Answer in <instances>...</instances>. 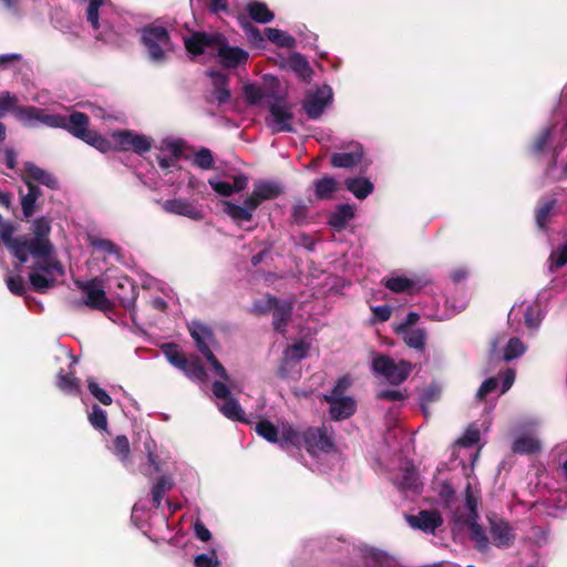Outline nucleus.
Wrapping results in <instances>:
<instances>
[{
  "instance_id": "nucleus-1",
  "label": "nucleus",
  "mask_w": 567,
  "mask_h": 567,
  "mask_svg": "<svg viewBox=\"0 0 567 567\" xmlns=\"http://www.w3.org/2000/svg\"><path fill=\"white\" fill-rule=\"evenodd\" d=\"M51 230L49 220L39 218L33 223L34 238H24L27 257L34 259L29 280L32 288L44 292L54 286L58 277L63 275V268L52 255V245L47 238Z\"/></svg>"
},
{
  "instance_id": "nucleus-2",
  "label": "nucleus",
  "mask_w": 567,
  "mask_h": 567,
  "mask_svg": "<svg viewBox=\"0 0 567 567\" xmlns=\"http://www.w3.org/2000/svg\"><path fill=\"white\" fill-rule=\"evenodd\" d=\"M256 432L268 442L279 444L286 450L305 447L308 453L315 455L328 452L332 447L330 436L320 427L300 430L289 423L281 422L275 425L264 420L257 423Z\"/></svg>"
},
{
  "instance_id": "nucleus-3",
  "label": "nucleus",
  "mask_w": 567,
  "mask_h": 567,
  "mask_svg": "<svg viewBox=\"0 0 567 567\" xmlns=\"http://www.w3.org/2000/svg\"><path fill=\"white\" fill-rule=\"evenodd\" d=\"M14 112L24 125L37 126L43 124L50 127H66L71 134L101 152H109L112 147L107 138L87 130V116L83 113L75 112L66 118L62 115L49 114L33 106L18 107Z\"/></svg>"
},
{
  "instance_id": "nucleus-4",
  "label": "nucleus",
  "mask_w": 567,
  "mask_h": 567,
  "mask_svg": "<svg viewBox=\"0 0 567 567\" xmlns=\"http://www.w3.org/2000/svg\"><path fill=\"white\" fill-rule=\"evenodd\" d=\"M185 48L193 56L200 54L217 55L221 63L228 68H235L248 60L247 51L237 47H229L218 33H193L185 39Z\"/></svg>"
},
{
  "instance_id": "nucleus-5",
  "label": "nucleus",
  "mask_w": 567,
  "mask_h": 567,
  "mask_svg": "<svg viewBox=\"0 0 567 567\" xmlns=\"http://www.w3.org/2000/svg\"><path fill=\"white\" fill-rule=\"evenodd\" d=\"M477 491L472 487L471 483L467 484L466 487V499L465 507L466 514H456L455 523L457 525L464 526L470 530V537L475 543V546L478 550H486L488 547V539L484 534L482 527L477 524Z\"/></svg>"
},
{
  "instance_id": "nucleus-6",
  "label": "nucleus",
  "mask_w": 567,
  "mask_h": 567,
  "mask_svg": "<svg viewBox=\"0 0 567 567\" xmlns=\"http://www.w3.org/2000/svg\"><path fill=\"white\" fill-rule=\"evenodd\" d=\"M189 332L196 342L198 350L205 355L214 372L219 378L228 379V374L225 368L218 362L210 350L212 346L214 344V337L212 331L202 323L193 322L189 326Z\"/></svg>"
},
{
  "instance_id": "nucleus-7",
  "label": "nucleus",
  "mask_w": 567,
  "mask_h": 567,
  "mask_svg": "<svg viewBox=\"0 0 567 567\" xmlns=\"http://www.w3.org/2000/svg\"><path fill=\"white\" fill-rule=\"evenodd\" d=\"M142 41L150 58L155 62L165 59L166 53L172 50L167 31L162 27H148L143 30Z\"/></svg>"
},
{
  "instance_id": "nucleus-8",
  "label": "nucleus",
  "mask_w": 567,
  "mask_h": 567,
  "mask_svg": "<svg viewBox=\"0 0 567 567\" xmlns=\"http://www.w3.org/2000/svg\"><path fill=\"white\" fill-rule=\"evenodd\" d=\"M372 369L391 384H400L409 377L412 367L403 360L396 362L386 355H377L372 360Z\"/></svg>"
},
{
  "instance_id": "nucleus-9",
  "label": "nucleus",
  "mask_w": 567,
  "mask_h": 567,
  "mask_svg": "<svg viewBox=\"0 0 567 567\" xmlns=\"http://www.w3.org/2000/svg\"><path fill=\"white\" fill-rule=\"evenodd\" d=\"M220 379L221 381H215L213 383L214 395L217 399L224 400V402L218 405L220 412L228 419L243 421L244 412L239 403L230 396V391L237 388L236 384L229 377L228 379Z\"/></svg>"
},
{
  "instance_id": "nucleus-10",
  "label": "nucleus",
  "mask_w": 567,
  "mask_h": 567,
  "mask_svg": "<svg viewBox=\"0 0 567 567\" xmlns=\"http://www.w3.org/2000/svg\"><path fill=\"white\" fill-rule=\"evenodd\" d=\"M107 141L112 145L110 151H134L137 154H143L152 147V140L150 137L132 131L113 132Z\"/></svg>"
},
{
  "instance_id": "nucleus-11",
  "label": "nucleus",
  "mask_w": 567,
  "mask_h": 567,
  "mask_svg": "<svg viewBox=\"0 0 567 567\" xmlns=\"http://www.w3.org/2000/svg\"><path fill=\"white\" fill-rule=\"evenodd\" d=\"M526 351V346L518 338H511L506 340L505 336H496L492 341V355L496 359L511 361L523 355Z\"/></svg>"
},
{
  "instance_id": "nucleus-12",
  "label": "nucleus",
  "mask_w": 567,
  "mask_h": 567,
  "mask_svg": "<svg viewBox=\"0 0 567 567\" xmlns=\"http://www.w3.org/2000/svg\"><path fill=\"white\" fill-rule=\"evenodd\" d=\"M331 101L332 90L330 86L323 85L307 93L303 101V110L310 118H318Z\"/></svg>"
},
{
  "instance_id": "nucleus-13",
  "label": "nucleus",
  "mask_w": 567,
  "mask_h": 567,
  "mask_svg": "<svg viewBox=\"0 0 567 567\" xmlns=\"http://www.w3.org/2000/svg\"><path fill=\"white\" fill-rule=\"evenodd\" d=\"M292 113L284 100H277L270 104L268 125L275 132L291 131Z\"/></svg>"
},
{
  "instance_id": "nucleus-14",
  "label": "nucleus",
  "mask_w": 567,
  "mask_h": 567,
  "mask_svg": "<svg viewBox=\"0 0 567 567\" xmlns=\"http://www.w3.org/2000/svg\"><path fill=\"white\" fill-rule=\"evenodd\" d=\"M383 284L389 290L395 293H414L423 287L419 277L399 272H393L391 276L384 278Z\"/></svg>"
},
{
  "instance_id": "nucleus-15",
  "label": "nucleus",
  "mask_w": 567,
  "mask_h": 567,
  "mask_svg": "<svg viewBox=\"0 0 567 567\" xmlns=\"http://www.w3.org/2000/svg\"><path fill=\"white\" fill-rule=\"evenodd\" d=\"M406 522L413 529L434 534L435 529L443 524V518L437 511H421L416 515H408Z\"/></svg>"
},
{
  "instance_id": "nucleus-16",
  "label": "nucleus",
  "mask_w": 567,
  "mask_h": 567,
  "mask_svg": "<svg viewBox=\"0 0 567 567\" xmlns=\"http://www.w3.org/2000/svg\"><path fill=\"white\" fill-rule=\"evenodd\" d=\"M209 185L216 194L229 197L235 193L244 190L248 185V177L245 174L229 176L227 181L210 178Z\"/></svg>"
},
{
  "instance_id": "nucleus-17",
  "label": "nucleus",
  "mask_w": 567,
  "mask_h": 567,
  "mask_svg": "<svg viewBox=\"0 0 567 567\" xmlns=\"http://www.w3.org/2000/svg\"><path fill=\"white\" fill-rule=\"evenodd\" d=\"M282 193V186L274 181H257L254 183V188L248 198L251 200L252 206H258L265 202L277 198Z\"/></svg>"
},
{
  "instance_id": "nucleus-18",
  "label": "nucleus",
  "mask_w": 567,
  "mask_h": 567,
  "mask_svg": "<svg viewBox=\"0 0 567 567\" xmlns=\"http://www.w3.org/2000/svg\"><path fill=\"white\" fill-rule=\"evenodd\" d=\"M162 207L166 213L188 217L194 220H199L204 217L202 209L185 198L167 199L163 203Z\"/></svg>"
},
{
  "instance_id": "nucleus-19",
  "label": "nucleus",
  "mask_w": 567,
  "mask_h": 567,
  "mask_svg": "<svg viewBox=\"0 0 567 567\" xmlns=\"http://www.w3.org/2000/svg\"><path fill=\"white\" fill-rule=\"evenodd\" d=\"M524 318L525 324L529 329H536L540 322V310L536 303L522 302L515 305L508 315L509 320L516 321Z\"/></svg>"
},
{
  "instance_id": "nucleus-20",
  "label": "nucleus",
  "mask_w": 567,
  "mask_h": 567,
  "mask_svg": "<svg viewBox=\"0 0 567 567\" xmlns=\"http://www.w3.org/2000/svg\"><path fill=\"white\" fill-rule=\"evenodd\" d=\"M13 229L10 225H0V238L4 245L10 249L12 255L19 259L20 264H24L27 258V244L24 238H12Z\"/></svg>"
},
{
  "instance_id": "nucleus-21",
  "label": "nucleus",
  "mask_w": 567,
  "mask_h": 567,
  "mask_svg": "<svg viewBox=\"0 0 567 567\" xmlns=\"http://www.w3.org/2000/svg\"><path fill=\"white\" fill-rule=\"evenodd\" d=\"M330 404V414L334 420H342L351 416L357 408L354 400L350 396L336 399V395H324Z\"/></svg>"
},
{
  "instance_id": "nucleus-22",
  "label": "nucleus",
  "mask_w": 567,
  "mask_h": 567,
  "mask_svg": "<svg viewBox=\"0 0 567 567\" xmlns=\"http://www.w3.org/2000/svg\"><path fill=\"white\" fill-rule=\"evenodd\" d=\"M257 207L252 206L251 200L248 197L245 199L243 205H237L231 202L224 203V212L239 225L244 221H250Z\"/></svg>"
},
{
  "instance_id": "nucleus-23",
  "label": "nucleus",
  "mask_w": 567,
  "mask_h": 567,
  "mask_svg": "<svg viewBox=\"0 0 567 567\" xmlns=\"http://www.w3.org/2000/svg\"><path fill=\"white\" fill-rule=\"evenodd\" d=\"M309 351V344L300 341L288 347L284 352L282 363L279 368V374L284 378L288 377L287 367L296 364L303 359Z\"/></svg>"
},
{
  "instance_id": "nucleus-24",
  "label": "nucleus",
  "mask_w": 567,
  "mask_h": 567,
  "mask_svg": "<svg viewBox=\"0 0 567 567\" xmlns=\"http://www.w3.org/2000/svg\"><path fill=\"white\" fill-rule=\"evenodd\" d=\"M79 286L86 295L85 305L96 309H103L107 306L105 292L97 281L92 280L86 284H79Z\"/></svg>"
},
{
  "instance_id": "nucleus-25",
  "label": "nucleus",
  "mask_w": 567,
  "mask_h": 567,
  "mask_svg": "<svg viewBox=\"0 0 567 567\" xmlns=\"http://www.w3.org/2000/svg\"><path fill=\"white\" fill-rule=\"evenodd\" d=\"M491 535L494 545L497 547H508L514 540L512 528L503 520L491 523Z\"/></svg>"
},
{
  "instance_id": "nucleus-26",
  "label": "nucleus",
  "mask_w": 567,
  "mask_h": 567,
  "mask_svg": "<svg viewBox=\"0 0 567 567\" xmlns=\"http://www.w3.org/2000/svg\"><path fill=\"white\" fill-rule=\"evenodd\" d=\"M282 68L295 72L302 80H309L312 75L308 61L299 53L289 55L282 62Z\"/></svg>"
},
{
  "instance_id": "nucleus-27",
  "label": "nucleus",
  "mask_w": 567,
  "mask_h": 567,
  "mask_svg": "<svg viewBox=\"0 0 567 567\" xmlns=\"http://www.w3.org/2000/svg\"><path fill=\"white\" fill-rule=\"evenodd\" d=\"M347 188L358 198L363 199L373 190V184L367 178H351L346 182Z\"/></svg>"
},
{
  "instance_id": "nucleus-28",
  "label": "nucleus",
  "mask_w": 567,
  "mask_h": 567,
  "mask_svg": "<svg viewBox=\"0 0 567 567\" xmlns=\"http://www.w3.org/2000/svg\"><path fill=\"white\" fill-rule=\"evenodd\" d=\"M540 442L532 435H520L513 443V451L516 453H535L540 450Z\"/></svg>"
},
{
  "instance_id": "nucleus-29",
  "label": "nucleus",
  "mask_w": 567,
  "mask_h": 567,
  "mask_svg": "<svg viewBox=\"0 0 567 567\" xmlns=\"http://www.w3.org/2000/svg\"><path fill=\"white\" fill-rule=\"evenodd\" d=\"M396 484L401 489L412 491L417 493L420 489V482L417 474L413 467H406L402 471L400 477H398Z\"/></svg>"
},
{
  "instance_id": "nucleus-30",
  "label": "nucleus",
  "mask_w": 567,
  "mask_h": 567,
  "mask_svg": "<svg viewBox=\"0 0 567 567\" xmlns=\"http://www.w3.org/2000/svg\"><path fill=\"white\" fill-rule=\"evenodd\" d=\"M362 152L358 148L351 153H336L331 157V163L334 167H352L360 163Z\"/></svg>"
},
{
  "instance_id": "nucleus-31",
  "label": "nucleus",
  "mask_w": 567,
  "mask_h": 567,
  "mask_svg": "<svg viewBox=\"0 0 567 567\" xmlns=\"http://www.w3.org/2000/svg\"><path fill=\"white\" fill-rule=\"evenodd\" d=\"M248 13L251 19L259 23L270 22L274 19V13L267 8L265 3L252 2L247 7Z\"/></svg>"
},
{
  "instance_id": "nucleus-32",
  "label": "nucleus",
  "mask_w": 567,
  "mask_h": 567,
  "mask_svg": "<svg viewBox=\"0 0 567 567\" xmlns=\"http://www.w3.org/2000/svg\"><path fill=\"white\" fill-rule=\"evenodd\" d=\"M25 173L29 178L38 181L41 184L47 185L48 187H56L58 182L54 176L32 164L27 165Z\"/></svg>"
},
{
  "instance_id": "nucleus-33",
  "label": "nucleus",
  "mask_w": 567,
  "mask_h": 567,
  "mask_svg": "<svg viewBox=\"0 0 567 567\" xmlns=\"http://www.w3.org/2000/svg\"><path fill=\"white\" fill-rule=\"evenodd\" d=\"M265 32H266L268 40L279 47H282V48L295 47V43H296L295 39L290 34H288L287 32L282 31V30L275 29V28H267L265 30Z\"/></svg>"
},
{
  "instance_id": "nucleus-34",
  "label": "nucleus",
  "mask_w": 567,
  "mask_h": 567,
  "mask_svg": "<svg viewBox=\"0 0 567 567\" xmlns=\"http://www.w3.org/2000/svg\"><path fill=\"white\" fill-rule=\"evenodd\" d=\"M338 189V183L332 177H323L315 183L316 196L328 199Z\"/></svg>"
},
{
  "instance_id": "nucleus-35",
  "label": "nucleus",
  "mask_w": 567,
  "mask_h": 567,
  "mask_svg": "<svg viewBox=\"0 0 567 567\" xmlns=\"http://www.w3.org/2000/svg\"><path fill=\"white\" fill-rule=\"evenodd\" d=\"M354 216L353 208L349 205L340 206L330 217V225L334 228H343Z\"/></svg>"
},
{
  "instance_id": "nucleus-36",
  "label": "nucleus",
  "mask_w": 567,
  "mask_h": 567,
  "mask_svg": "<svg viewBox=\"0 0 567 567\" xmlns=\"http://www.w3.org/2000/svg\"><path fill=\"white\" fill-rule=\"evenodd\" d=\"M189 379L195 381H205L206 373L202 364L199 363L197 358L186 359V364L184 368H181Z\"/></svg>"
},
{
  "instance_id": "nucleus-37",
  "label": "nucleus",
  "mask_w": 567,
  "mask_h": 567,
  "mask_svg": "<svg viewBox=\"0 0 567 567\" xmlns=\"http://www.w3.org/2000/svg\"><path fill=\"white\" fill-rule=\"evenodd\" d=\"M162 350L171 364H173L177 369L185 367L186 358L183 355L177 346L166 343L162 347Z\"/></svg>"
},
{
  "instance_id": "nucleus-38",
  "label": "nucleus",
  "mask_w": 567,
  "mask_h": 567,
  "mask_svg": "<svg viewBox=\"0 0 567 567\" xmlns=\"http://www.w3.org/2000/svg\"><path fill=\"white\" fill-rule=\"evenodd\" d=\"M403 332V339L411 348L422 349L424 346L425 333L421 329L400 328Z\"/></svg>"
},
{
  "instance_id": "nucleus-39",
  "label": "nucleus",
  "mask_w": 567,
  "mask_h": 567,
  "mask_svg": "<svg viewBox=\"0 0 567 567\" xmlns=\"http://www.w3.org/2000/svg\"><path fill=\"white\" fill-rule=\"evenodd\" d=\"M215 86L216 99L221 103L229 97V92L226 89V76L219 72L209 73Z\"/></svg>"
},
{
  "instance_id": "nucleus-40",
  "label": "nucleus",
  "mask_w": 567,
  "mask_h": 567,
  "mask_svg": "<svg viewBox=\"0 0 567 567\" xmlns=\"http://www.w3.org/2000/svg\"><path fill=\"white\" fill-rule=\"evenodd\" d=\"M549 270L554 271L567 264V244L555 249L549 256Z\"/></svg>"
},
{
  "instance_id": "nucleus-41",
  "label": "nucleus",
  "mask_w": 567,
  "mask_h": 567,
  "mask_svg": "<svg viewBox=\"0 0 567 567\" xmlns=\"http://www.w3.org/2000/svg\"><path fill=\"white\" fill-rule=\"evenodd\" d=\"M172 486H173V483H172L171 478H168L166 476H162L158 480V482L152 489L153 502L156 506L161 505L164 493L169 491L172 488Z\"/></svg>"
},
{
  "instance_id": "nucleus-42",
  "label": "nucleus",
  "mask_w": 567,
  "mask_h": 567,
  "mask_svg": "<svg viewBox=\"0 0 567 567\" xmlns=\"http://www.w3.org/2000/svg\"><path fill=\"white\" fill-rule=\"evenodd\" d=\"M291 312V307L286 305L284 307H275L274 310V326L277 331L282 332L286 326V319Z\"/></svg>"
},
{
  "instance_id": "nucleus-43",
  "label": "nucleus",
  "mask_w": 567,
  "mask_h": 567,
  "mask_svg": "<svg viewBox=\"0 0 567 567\" xmlns=\"http://www.w3.org/2000/svg\"><path fill=\"white\" fill-rule=\"evenodd\" d=\"M113 451L123 462H126L130 456V442L127 437L124 435L116 436Z\"/></svg>"
},
{
  "instance_id": "nucleus-44",
  "label": "nucleus",
  "mask_w": 567,
  "mask_h": 567,
  "mask_svg": "<svg viewBox=\"0 0 567 567\" xmlns=\"http://www.w3.org/2000/svg\"><path fill=\"white\" fill-rule=\"evenodd\" d=\"M38 195L39 194H38V190L35 189V187H33L31 184H29V193L23 196L22 202H21L22 210L25 216L29 217L33 214L34 204L37 202Z\"/></svg>"
},
{
  "instance_id": "nucleus-45",
  "label": "nucleus",
  "mask_w": 567,
  "mask_h": 567,
  "mask_svg": "<svg viewBox=\"0 0 567 567\" xmlns=\"http://www.w3.org/2000/svg\"><path fill=\"white\" fill-rule=\"evenodd\" d=\"M194 164L203 169H209L214 165V157L209 150L202 148L194 156Z\"/></svg>"
},
{
  "instance_id": "nucleus-46",
  "label": "nucleus",
  "mask_w": 567,
  "mask_h": 567,
  "mask_svg": "<svg viewBox=\"0 0 567 567\" xmlns=\"http://www.w3.org/2000/svg\"><path fill=\"white\" fill-rule=\"evenodd\" d=\"M89 420L95 429L105 430L107 426L106 413L97 405L93 406Z\"/></svg>"
},
{
  "instance_id": "nucleus-47",
  "label": "nucleus",
  "mask_w": 567,
  "mask_h": 567,
  "mask_svg": "<svg viewBox=\"0 0 567 567\" xmlns=\"http://www.w3.org/2000/svg\"><path fill=\"white\" fill-rule=\"evenodd\" d=\"M58 386L64 392L73 393L79 391L80 382L72 375L60 373L58 377Z\"/></svg>"
},
{
  "instance_id": "nucleus-48",
  "label": "nucleus",
  "mask_w": 567,
  "mask_h": 567,
  "mask_svg": "<svg viewBox=\"0 0 567 567\" xmlns=\"http://www.w3.org/2000/svg\"><path fill=\"white\" fill-rule=\"evenodd\" d=\"M87 388L91 394L102 404L110 405L112 403V398L93 379L87 380Z\"/></svg>"
},
{
  "instance_id": "nucleus-49",
  "label": "nucleus",
  "mask_w": 567,
  "mask_h": 567,
  "mask_svg": "<svg viewBox=\"0 0 567 567\" xmlns=\"http://www.w3.org/2000/svg\"><path fill=\"white\" fill-rule=\"evenodd\" d=\"M8 289L14 293V295H22L24 292V280L23 278L17 274V275H9L6 279Z\"/></svg>"
},
{
  "instance_id": "nucleus-50",
  "label": "nucleus",
  "mask_w": 567,
  "mask_h": 567,
  "mask_svg": "<svg viewBox=\"0 0 567 567\" xmlns=\"http://www.w3.org/2000/svg\"><path fill=\"white\" fill-rule=\"evenodd\" d=\"M244 94L248 103L257 104L264 97V93L261 89L255 84H245Z\"/></svg>"
},
{
  "instance_id": "nucleus-51",
  "label": "nucleus",
  "mask_w": 567,
  "mask_h": 567,
  "mask_svg": "<svg viewBox=\"0 0 567 567\" xmlns=\"http://www.w3.org/2000/svg\"><path fill=\"white\" fill-rule=\"evenodd\" d=\"M155 447H156V444L153 441V439L150 437V436H146L145 441H144V450H145V452L147 454L150 466L153 467L154 472H158L159 471V466H158V463L156 461Z\"/></svg>"
},
{
  "instance_id": "nucleus-52",
  "label": "nucleus",
  "mask_w": 567,
  "mask_h": 567,
  "mask_svg": "<svg viewBox=\"0 0 567 567\" xmlns=\"http://www.w3.org/2000/svg\"><path fill=\"white\" fill-rule=\"evenodd\" d=\"M104 3V0H90L89 7L86 10L87 21L92 24L94 29L99 28V18L97 11L100 7Z\"/></svg>"
},
{
  "instance_id": "nucleus-53",
  "label": "nucleus",
  "mask_w": 567,
  "mask_h": 567,
  "mask_svg": "<svg viewBox=\"0 0 567 567\" xmlns=\"http://www.w3.org/2000/svg\"><path fill=\"white\" fill-rule=\"evenodd\" d=\"M194 564L196 567H218V559L215 551L209 554H200L195 557Z\"/></svg>"
},
{
  "instance_id": "nucleus-54",
  "label": "nucleus",
  "mask_w": 567,
  "mask_h": 567,
  "mask_svg": "<svg viewBox=\"0 0 567 567\" xmlns=\"http://www.w3.org/2000/svg\"><path fill=\"white\" fill-rule=\"evenodd\" d=\"M243 28L245 29L249 42L256 47H260L264 42V38L259 30L254 28L249 22H244Z\"/></svg>"
},
{
  "instance_id": "nucleus-55",
  "label": "nucleus",
  "mask_w": 567,
  "mask_h": 567,
  "mask_svg": "<svg viewBox=\"0 0 567 567\" xmlns=\"http://www.w3.org/2000/svg\"><path fill=\"white\" fill-rule=\"evenodd\" d=\"M17 103V99L10 95L9 92H2L0 94V116H3L10 110H13Z\"/></svg>"
},
{
  "instance_id": "nucleus-56",
  "label": "nucleus",
  "mask_w": 567,
  "mask_h": 567,
  "mask_svg": "<svg viewBox=\"0 0 567 567\" xmlns=\"http://www.w3.org/2000/svg\"><path fill=\"white\" fill-rule=\"evenodd\" d=\"M554 207V202H547L542 205L536 213V221L539 228H544L546 220Z\"/></svg>"
},
{
  "instance_id": "nucleus-57",
  "label": "nucleus",
  "mask_w": 567,
  "mask_h": 567,
  "mask_svg": "<svg viewBox=\"0 0 567 567\" xmlns=\"http://www.w3.org/2000/svg\"><path fill=\"white\" fill-rule=\"evenodd\" d=\"M480 440V432L474 427H468L464 435L458 439L457 444L463 446H471L477 443Z\"/></svg>"
},
{
  "instance_id": "nucleus-58",
  "label": "nucleus",
  "mask_w": 567,
  "mask_h": 567,
  "mask_svg": "<svg viewBox=\"0 0 567 567\" xmlns=\"http://www.w3.org/2000/svg\"><path fill=\"white\" fill-rule=\"evenodd\" d=\"M350 385L351 380L348 377H343L337 381L330 395H336V399L346 398L344 392L350 388Z\"/></svg>"
},
{
  "instance_id": "nucleus-59",
  "label": "nucleus",
  "mask_w": 567,
  "mask_h": 567,
  "mask_svg": "<svg viewBox=\"0 0 567 567\" xmlns=\"http://www.w3.org/2000/svg\"><path fill=\"white\" fill-rule=\"evenodd\" d=\"M92 246L95 249L103 251L105 254H109V255L117 254V249H116L115 245L107 239H95L92 241Z\"/></svg>"
},
{
  "instance_id": "nucleus-60",
  "label": "nucleus",
  "mask_w": 567,
  "mask_h": 567,
  "mask_svg": "<svg viewBox=\"0 0 567 567\" xmlns=\"http://www.w3.org/2000/svg\"><path fill=\"white\" fill-rule=\"evenodd\" d=\"M497 388V381L495 378H489L483 382L480 386L476 396L477 399H484L488 393L493 392Z\"/></svg>"
},
{
  "instance_id": "nucleus-61",
  "label": "nucleus",
  "mask_w": 567,
  "mask_h": 567,
  "mask_svg": "<svg viewBox=\"0 0 567 567\" xmlns=\"http://www.w3.org/2000/svg\"><path fill=\"white\" fill-rule=\"evenodd\" d=\"M550 133H551V128H546L537 136V138L534 142V146H533L535 152H540L544 150V147L547 144V141L550 136Z\"/></svg>"
},
{
  "instance_id": "nucleus-62",
  "label": "nucleus",
  "mask_w": 567,
  "mask_h": 567,
  "mask_svg": "<svg viewBox=\"0 0 567 567\" xmlns=\"http://www.w3.org/2000/svg\"><path fill=\"white\" fill-rule=\"evenodd\" d=\"M369 559L375 565V567H383L389 563V558L381 551L370 550Z\"/></svg>"
},
{
  "instance_id": "nucleus-63",
  "label": "nucleus",
  "mask_w": 567,
  "mask_h": 567,
  "mask_svg": "<svg viewBox=\"0 0 567 567\" xmlns=\"http://www.w3.org/2000/svg\"><path fill=\"white\" fill-rule=\"evenodd\" d=\"M194 530H195L197 538H199L203 542H207L212 537L210 532L199 520L195 522Z\"/></svg>"
},
{
  "instance_id": "nucleus-64",
  "label": "nucleus",
  "mask_w": 567,
  "mask_h": 567,
  "mask_svg": "<svg viewBox=\"0 0 567 567\" xmlns=\"http://www.w3.org/2000/svg\"><path fill=\"white\" fill-rule=\"evenodd\" d=\"M380 399L389 400V401H399L404 398L402 392L398 390H385L381 391L378 395Z\"/></svg>"
}]
</instances>
